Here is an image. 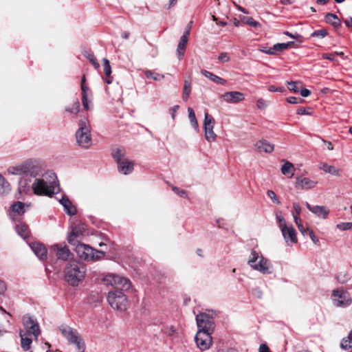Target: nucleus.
I'll return each instance as SVG.
<instances>
[{
	"mask_svg": "<svg viewBox=\"0 0 352 352\" xmlns=\"http://www.w3.org/2000/svg\"><path fill=\"white\" fill-rule=\"evenodd\" d=\"M9 175H24L26 176H56L55 173L47 168L46 163L38 159H28L22 163L10 167Z\"/></svg>",
	"mask_w": 352,
	"mask_h": 352,
	"instance_id": "f257e3e1",
	"label": "nucleus"
},
{
	"mask_svg": "<svg viewBox=\"0 0 352 352\" xmlns=\"http://www.w3.org/2000/svg\"><path fill=\"white\" fill-rule=\"evenodd\" d=\"M86 272V265L83 263L71 261L65 269V280L69 285L76 286L85 278Z\"/></svg>",
	"mask_w": 352,
	"mask_h": 352,
	"instance_id": "f03ea898",
	"label": "nucleus"
},
{
	"mask_svg": "<svg viewBox=\"0 0 352 352\" xmlns=\"http://www.w3.org/2000/svg\"><path fill=\"white\" fill-rule=\"evenodd\" d=\"M248 263L252 269L263 274H270L272 272L273 265L271 261L254 250L251 252Z\"/></svg>",
	"mask_w": 352,
	"mask_h": 352,
	"instance_id": "7ed1b4c3",
	"label": "nucleus"
},
{
	"mask_svg": "<svg viewBox=\"0 0 352 352\" xmlns=\"http://www.w3.org/2000/svg\"><path fill=\"white\" fill-rule=\"evenodd\" d=\"M216 316V311L212 310H208L197 314L196 316V322L198 331L212 333L215 329L214 318Z\"/></svg>",
	"mask_w": 352,
	"mask_h": 352,
	"instance_id": "20e7f679",
	"label": "nucleus"
},
{
	"mask_svg": "<svg viewBox=\"0 0 352 352\" xmlns=\"http://www.w3.org/2000/svg\"><path fill=\"white\" fill-rule=\"evenodd\" d=\"M32 188L34 193L36 195L51 197L58 191V186L56 185L55 180L50 182V184H47L41 178L35 179L34 182L32 184Z\"/></svg>",
	"mask_w": 352,
	"mask_h": 352,
	"instance_id": "39448f33",
	"label": "nucleus"
},
{
	"mask_svg": "<svg viewBox=\"0 0 352 352\" xmlns=\"http://www.w3.org/2000/svg\"><path fill=\"white\" fill-rule=\"evenodd\" d=\"M62 336L67 340L70 344H75L78 352H83L85 350V344L77 331L67 324H62L59 327Z\"/></svg>",
	"mask_w": 352,
	"mask_h": 352,
	"instance_id": "423d86ee",
	"label": "nucleus"
},
{
	"mask_svg": "<svg viewBox=\"0 0 352 352\" xmlns=\"http://www.w3.org/2000/svg\"><path fill=\"white\" fill-rule=\"evenodd\" d=\"M75 246L77 255L82 260L96 261L102 258L104 256L103 252L94 250L88 245L76 243Z\"/></svg>",
	"mask_w": 352,
	"mask_h": 352,
	"instance_id": "0eeeda50",
	"label": "nucleus"
},
{
	"mask_svg": "<svg viewBox=\"0 0 352 352\" xmlns=\"http://www.w3.org/2000/svg\"><path fill=\"white\" fill-rule=\"evenodd\" d=\"M107 300L109 305L114 309L124 311L127 308L128 301L123 291L115 290L109 292Z\"/></svg>",
	"mask_w": 352,
	"mask_h": 352,
	"instance_id": "6e6552de",
	"label": "nucleus"
},
{
	"mask_svg": "<svg viewBox=\"0 0 352 352\" xmlns=\"http://www.w3.org/2000/svg\"><path fill=\"white\" fill-rule=\"evenodd\" d=\"M77 144L82 148H89L92 144L91 131L85 121L79 122V129L76 132Z\"/></svg>",
	"mask_w": 352,
	"mask_h": 352,
	"instance_id": "1a4fd4ad",
	"label": "nucleus"
},
{
	"mask_svg": "<svg viewBox=\"0 0 352 352\" xmlns=\"http://www.w3.org/2000/svg\"><path fill=\"white\" fill-rule=\"evenodd\" d=\"M103 281L107 285L119 291H127L131 287V282L129 279L124 276H121L114 274H107Z\"/></svg>",
	"mask_w": 352,
	"mask_h": 352,
	"instance_id": "9d476101",
	"label": "nucleus"
},
{
	"mask_svg": "<svg viewBox=\"0 0 352 352\" xmlns=\"http://www.w3.org/2000/svg\"><path fill=\"white\" fill-rule=\"evenodd\" d=\"M331 300L336 307L346 308L352 304L350 294L343 289H336L332 291Z\"/></svg>",
	"mask_w": 352,
	"mask_h": 352,
	"instance_id": "9b49d317",
	"label": "nucleus"
},
{
	"mask_svg": "<svg viewBox=\"0 0 352 352\" xmlns=\"http://www.w3.org/2000/svg\"><path fill=\"white\" fill-rule=\"evenodd\" d=\"M212 333L211 332L197 331L195 340L197 347L200 350L205 351L210 347L212 343Z\"/></svg>",
	"mask_w": 352,
	"mask_h": 352,
	"instance_id": "f8f14e48",
	"label": "nucleus"
},
{
	"mask_svg": "<svg viewBox=\"0 0 352 352\" xmlns=\"http://www.w3.org/2000/svg\"><path fill=\"white\" fill-rule=\"evenodd\" d=\"M23 323L28 336H33L37 338L40 334L38 324L30 316H24L23 317Z\"/></svg>",
	"mask_w": 352,
	"mask_h": 352,
	"instance_id": "ddd939ff",
	"label": "nucleus"
},
{
	"mask_svg": "<svg viewBox=\"0 0 352 352\" xmlns=\"http://www.w3.org/2000/svg\"><path fill=\"white\" fill-rule=\"evenodd\" d=\"M214 124V119L210 117L207 112L205 113L204 126L205 131V138L208 142L214 141L217 137L213 131Z\"/></svg>",
	"mask_w": 352,
	"mask_h": 352,
	"instance_id": "4468645a",
	"label": "nucleus"
},
{
	"mask_svg": "<svg viewBox=\"0 0 352 352\" xmlns=\"http://www.w3.org/2000/svg\"><path fill=\"white\" fill-rule=\"evenodd\" d=\"M305 206L311 212L319 219H326L330 214V210L324 206H313L308 202L305 203Z\"/></svg>",
	"mask_w": 352,
	"mask_h": 352,
	"instance_id": "2eb2a0df",
	"label": "nucleus"
},
{
	"mask_svg": "<svg viewBox=\"0 0 352 352\" xmlns=\"http://www.w3.org/2000/svg\"><path fill=\"white\" fill-rule=\"evenodd\" d=\"M287 245L296 243L298 241L296 232L292 226H287L285 228L280 229Z\"/></svg>",
	"mask_w": 352,
	"mask_h": 352,
	"instance_id": "dca6fc26",
	"label": "nucleus"
},
{
	"mask_svg": "<svg viewBox=\"0 0 352 352\" xmlns=\"http://www.w3.org/2000/svg\"><path fill=\"white\" fill-rule=\"evenodd\" d=\"M221 98L228 103H237L245 99L244 94L237 91L226 92Z\"/></svg>",
	"mask_w": 352,
	"mask_h": 352,
	"instance_id": "f3484780",
	"label": "nucleus"
},
{
	"mask_svg": "<svg viewBox=\"0 0 352 352\" xmlns=\"http://www.w3.org/2000/svg\"><path fill=\"white\" fill-rule=\"evenodd\" d=\"M316 182L310 177H296V188L298 189L308 190L314 188Z\"/></svg>",
	"mask_w": 352,
	"mask_h": 352,
	"instance_id": "a211bd4d",
	"label": "nucleus"
},
{
	"mask_svg": "<svg viewBox=\"0 0 352 352\" xmlns=\"http://www.w3.org/2000/svg\"><path fill=\"white\" fill-rule=\"evenodd\" d=\"M52 249L56 252L58 259L66 261L69 258L70 251L66 245L56 244L52 246Z\"/></svg>",
	"mask_w": 352,
	"mask_h": 352,
	"instance_id": "6ab92c4d",
	"label": "nucleus"
},
{
	"mask_svg": "<svg viewBox=\"0 0 352 352\" xmlns=\"http://www.w3.org/2000/svg\"><path fill=\"white\" fill-rule=\"evenodd\" d=\"M30 248L40 260H45L47 258V251L43 244L40 243H32L30 245Z\"/></svg>",
	"mask_w": 352,
	"mask_h": 352,
	"instance_id": "aec40b11",
	"label": "nucleus"
},
{
	"mask_svg": "<svg viewBox=\"0 0 352 352\" xmlns=\"http://www.w3.org/2000/svg\"><path fill=\"white\" fill-rule=\"evenodd\" d=\"M134 163L132 160L126 158L122 162L118 164V168L119 171L124 175H129L132 173L133 170Z\"/></svg>",
	"mask_w": 352,
	"mask_h": 352,
	"instance_id": "412c9836",
	"label": "nucleus"
},
{
	"mask_svg": "<svg viewBox=\"0 0 352 352\" xmlns=\"http://www.w3.org/2000/svg\"><path fill=\"white\" fill-rule=\"evenodd\" d=\"M188 36L189 30H185L182 36L180 38L177 49V53L179 57H182L184 54Z\"/></svg>",
	"mask_w": 352,
	"mask_h": 352,
	"instance_id": "4be33fe9",
	"label": "nucleus"
},
{
	"mask_svg": "<svg viewBox=\"0 0 352 352\" xmlns=\"http://www.w3.org/2000/svg\"><path fill=\"white\" fill-rule=\"evenodd\" d=\"M255 147L259 152H265L267 153H272L274 149V145L265 140L258 141L255 144Z\"/></svg>",
	"mask_w": 352,
	"mask_h": 352,
	"instance_id": "5701e85b",
	"label": "nucleus"
},
{
	"mask_svg": "<svg viewBox=\"0 0 352 352\" xmlns=\"http://www.w3.org/2000/svg\"><path fill=\"white\" fill-rule=\"evenodd\" d=\"M201 74L217 85H224L226 80L207 70H201Z\"/></svg>",
	"mask_w": 352,
	"mask_h": 352,
	"instance_id": "b1692460",
	"label": "nucleus"
},
{
	"mask_svg": "<svg viewBox=\"0 0 352 352\" xmlns=\"http://www.w3.org/2000/svg\"><path fill=\"white\" fill-rule=\"evenodd\" d=\"M60 202L63 205L64 210L67 214L72 216L76 214V208L74 207L71 201L67 198L63 197L60 200Z\"/></svg>",
	"mask_w": 352,
	"mask_h": 352,
	"instance_id": "393cba45",
	"label": "nucleus"
},
{
	"mask_svg": "<svg viewBox=\"0 0 352 352\" xmlns=\"http://www.w3.org/2000/svg\"><path fill=\"white\" fill-rule=\"evenodd\" d=\"M325 22L331 24L335 28H338L341 26V21L335 14L327 13L324 17Z\"/></svg>",
	"mask_w": 352,
	"mask_h": 352,
	"instance_id": "a878e982",
	"label": "nucleus"
},
{
	"mask_svg": "<svg viewBox=\"0 0 352 352\" xmlns=\"http://www.w3.org/2000/svg\"><path fill=\"white\" fill-rule=\"evenodd\" d=\"M16 232L23 238L26 239L30 236V230L28 226L25 223H20L16 226Z\"/></svg>",
	"mask_w": 352,
	"mask_h": 352,
	"instance_id": "bb28decb",
	"label": "nucleus"
},
{
	"mask_svg": "<svg viewBox=\"0 0 352 352\" xmlns=\"http://www.w3.org/2000/svg\"><path fill=\"white\" fill-rule=\"evenodd\" d=\"M294 43L293 41H289L287 43H276L273 45L272 50L274 52V55L278 54L280 52L287 50Z\"/></svg>",
	"mask_w": 352,
	"mask_h": 352,
	"instance_id": "cd10ccee",
	"label": "nucleus"
},
{
	"mask_svg": "<svg viewBox=\"0 0 352 352\" xmlns=\"http://www.w3.org/2000/svg\"><path fill=\"white\" fill-rule=\"evenodd\" d=\"M112 156L117 162V164L122 161H124L126 157H125V151L123 148H117L112 152Z\"/></svg>",
	"mask_w": 352,
	"mask_h": 352,
	"instance_id": "c85d7f7f",
	"label": "nucleus"
},
{
	"mask_svg": "<svg viewBox=\"0 0 352 352\" xmlns=\"http://www.w3.org/2000/svg\"><path fill=\"white\" fill-rule=\"evenodd\" d=\"M19 336L21 337V347L23 348V349L24 351L29 350L30 348L31 344L32 342V339H30V338L27 337L25 336V333H23V331H20Z\"/></svg>",
	"mask_w": 352,
	"mask_h": 352,
	"instance_id": "c756f323",
	"label": "nucleus"
},
{
	"mask_svg": "<svg viewBox=\"0 0 352 352\" xmlns=\"http://www.w3.org/2000/svg\"><path fill=\"white\" fill-rule=\"evenodd\" d=\"M296 168L294 164L288 161H285L284 164L281 167V173L283 175L291 174V176H294L295 174Z\"/></svg>",
	"mask_w": 352,
	"mask_h": 352,
	"instance_id": "7c9ffc66",
	"label": "nucleus"
},
{
	"mask_svg": "<svg viewBox=\"0 0 352 352\" xmlns=\"http://www.w3.org/2000/svg\"><path fill=\"white\" fill-rule=\"evenodd\" d=\"M30 181L26 177H21L19 181V192L26 194L29 191Z\"/></svg>",
	"mask_w": 352,
	"mask_h": 352,
	"instance_id": "2f4dec72",
	"label": "nucleus"
},
{
	"mask_svg": "<svg viewBox=\"0 0 352 352\" xmlns=\"http://www.w3.org/2000/svg\"><path fill=\"white\" fill-rule=\"evenodd\" d=\"M319 168L324 170L325 173H329L333 175H339L340 170L335 166H329L327 164H321Z\"/></svg>",
	"mask_w": 352,
	"mask_h": 352,
	"instance_id": "473e14b6",
	"label": "nucleus"
},
{
	"mask_svg": "<svg viewBox=\"0 0 352 352\" xmlns=\"http://www.w3.org/2000/svg\"><path fill=\"white\" fill-rule=\"evenodd\" d=\"M162 331L164 334L170 337H175L178 333V329L173 325H167L163 327Z\"/></svg>",
	"mask_w": 352,
	"mask_h": 352,
	"instance_id": "72a5a7b5",
	"label": "nucleus"
},
{
	"mask_svg": "<svg viewBox=\"0 0 352 352\" xmlns=\"http://www.w3.org/2000/svg\"><path fill=\"white\" fill-rule=\"evenodd\" d=\"M336 278L340 283L344 284L350 280L351 276L347 272L342 271L338 273Z\"/></svg>",
	"mask_w": 352,
	"mask_h": 352,
	"instance_id": "f704fd0d",
	"label": "nucleus"
},
{
	"mask_svg": "<svg viewBox=\"0 0 352 352\" xmlns=\"http://www.w3.org/2000/svg\"><path fill=\"white\" fill-rule=\"evenodd\" d=\"M10 190V184L5 179V177H0V195L6 194Z\"/></svg>",
	"mask_w": 352,
	"mask_h": 352,
	"instance_id": "c9c22d12",
	"label": "nucleus"
},
{
	"mask_svg": "<svg viewBox=\"0 0 352 352\" xmlns=\"http://www.w3.org/2000/svg\"><path fill=\"white\" fill-rule=\"evenodd\" d=\"M188 118H189V120H190V122L193 128H195L196 130H197L199 128V126H198L195 113L193 109L191 107H188Z\"/></svg>",
	"mask_w": 352,
	"mask_h": 352,
	"instance_id": "e433bc0d",
	"label": "nucleus"
},
{
	"mask_svg": "<svg viewBox=\"0 0 352 352\" xmlns=\"http://www.w3.org/2000/svg\"><path fill=\"white\" fill-rule=\"evenodd\" d=\"M351 343H352V333H349V335L344 338L340 344V347L342 349L347 350L351 348Z\"/></svg>",
	"mask_w": 352,
	"mask_h": 352,
	"instance_id": "4c0bfd02",
	"label": "nucleus"
},
{
	"mask_svg": "<svg viewBox=\"0 0 352 352\" xmlns=\"http://www.w3.org/2000/svg\"><path fill=\"white\" fill-rule=\"evenodd\" d=\"M81 234V230L76 227L74 228L70 236L68 238V243L71 245H75L76 243V238Z\"/></svg>",
	"mask_w": 352,
	"mask_h": 352,
	"instance_id": "58836bf2",
	"label": "nucleus"
},
{
	"mask_svg": "<svg viewBox=\"0 0 352 352\" xmlns=\"http://www.w3.org/2000/svg\"><path fill=\"white\" fill-rule=\"evenodd\" d=\"M80 102L78 100L72 104V106L65 107V111L70 113L77 114L80 111Z\"/></svg>",
	"mask_w": 352,
	"mask_h": 352,
	"instance_id": "ea45409f",
	"label": "nucleus"
},
{
	"mask_svg": "<svg viewBox=\"0 0 352 352\" xmlns=\"http://www.w3.org/2000/svg\"><path fill=\"white\" fill-rule=\"evenodd\" d=\"M144 74L147 78H152L154 80H161L164 78V75L150 70L146 71Z\"/></svg>",
	"mask_w": 352,
	"mask_h": 352,
	"instance_id": "a19ab883",
	"label": "nucleus"
},
{
	"mask_svg": "<svg viewBox=\"0 0 352 352\" xmlns=\"http://www.w3.org/2000/svg\"><path fill=\"white\" fill-rule=\"evenodd\" d=\"M288 89L289 91H293L294 93L299 92L300 87H302V83L298 81H291L287 82Z\"/></svg>",
	"mask_w": 352,
	"mask_h": 352,
	"instance_id": "79ce46f5",
	"label": "nucleus"
},
{
	"mask_svg": "<svg viewBox=\"0 0 352 352\" xmlns=\"http://www.w3.org/2000/svg\"><path fill=\"white\" fill-rule=\"evenodd\" d=\"M12 210L17 214H23L25 212L24 204L21 201H16L12 206Z\"/></svg>",
	"mask_w": 352,
	"mask_h": 352,
	"instance_id": "37998d69",
	"label": "nucleus"
},
{
	"mask_svg": "<svg viewBox=\"0 0 352 352\" xmlns=\"http://www.w3.org/2000/svg\"><path fill=\"white\" fill-rule=\"evenodd\" d=\"M102 61L104 72L107 77L110 78V75L111 74V68L110 66L109 61L107 58H103Z\"/></svg>",
	"mask_w": 352,
	"mask_h": 352,
	"instance_id": "c03bdc74",
	"label": "nucleus"
},
{
	"mask_svg": "<svg viewBox=\"0 0 352 352\" xmlns=\"http://www.w3.org/2000/svg\"><path fill=\"white\" fill-rule=\"evenodd\" d=\"M327 35H328L327 30L326 29H321V30L314 31L313 33H311V36L323 38Z\"/></svg>",
	"mask_w": 352,
	"mask_h": 352,
	"instance_id": "a18cd8bd",
	"label": "nucleus"
},
{
	"mask_svg": "<svg viewBox=\"0 0 352 352\" xmlns=\"http://www.w3.org/2000/svg\"><path fill=\"white\" fill-rule=\"evenodd\" d=\"M242 21L244 23L249 25L250 26H252V27L256 28V27L260 26V23L257 21H254L252 17H243L242 19Z\"/></svg>",
	"mask_w": 352,
	"mask_h": 352,
	"instance_id": "49530a36",
	"label": "nucleus"
},
{
	"mask_svg": "<svg viewBox=\"0 0 352 352\" xmlns=\"http://www.w3.org/2000/svg\"><path fill=\"white\" fill-rule=\"evenodd\" d=\"M337 228L340 230L344 231L352 229V223L351 222H342L336 226Z\"/></svg>",
	"mask_w": 352,
	"mask_h": 352,
	"instance_id": "de8ad7c7",
	"label": "nucleus"
},
{
	"mask_svg": "<svg viewBox=\"0 0 352 352\" xmlns=\"http://www.w3.org/2000/svg\"><path fill=\"white\" fill-rule=\"evenodd\" d=\"M276 219L279 223V225H278L279 228L280 229L285 228V226H287V225L285 222V220L283 216L282 215V214L280 212L276 213Z\"/></svg>",
	"mask_w": 352,
	"mask_h": 352,
	"instance_id": "09e8293b",
	"label": "nucleus"
},
{
	"mask_svg": "<svg viewBox=\"0 0 352 352\" xmlns=\"http://www.w3.org/2000/svg\"><path fill=\"white\" fill-rule=\"evenodd\" d=\"M191 89L192 88L190 80H185L182 94H186V95H190Z\"/></svg>",
	"mask_w": 352,
	"mask_h": 352,
	"instance_id": "8fccbe9b",
	"label": "nucleus"
},
{
	"mask_svg": "<svg viewBox=\"0 0 352 352\" xmlns=\"http://www.w3.org/2000/svg\"><path fill=\"white\" fill-rule=\"evenodd\" d=\"M173 190L179 196L188 199V192L184 190H180L179 188L173 186L172 187Z\"/></svg>",
	"mask_w": 352,
	"mask_h": 352,
	"instance_id": "3c124183",
	"label": "nucleus"
},
{
	"mask_svg": "<svg viewBox=\"0 0 352 352\" xmlns=\"http://www.w3.org/2000/svg\"><path fill=\"white\" fill-rule=\"evenodd\" d=\"M218 60L221 63H228L230 60V56L228 52H222L219 55Z\"/></svg>",
	"mask_w": 352,
	"mask_h": 352,
	"instance_id": "603ef678",
	"label": "nucleus"
},
{
	"mask_svg": "<svg viewBox=\"0 0 352 352\" xmlns=\"http://www.w3.org/2000/svg\"><path fill=\"white\" fill-rule=\"evenodd\" d=\"M268 197L275 204H280V201H278L275 192L273 190H269L267 192Z\"/></svg>",
	"mask_w": 352,
	"mask_h": 352,
	"instance_id": "864d4df0",
	"label": "nucleus"
},
{
	"mask_svg": "<svg viewBox=\"0 0 352 352\" xmlns=\"http://www.w3.org/2000/svg\"><path fill=\"white\" fill-rule=\"evenodd\" d=\"M89 94H82V103L85 109H89V100H88Z\"/></svg>",
	"mask_w": 352,
	"mask_h": 352,
	"instance_id": "5fc2aeb1",
	"label": "nucleus"
},
{
	"mask_svg": "<svg viewBox=\"0 0 352 352\" xmlns=\"http://www.w3.org/2000/svg\"><path fill=\"white\" fill-rule=\"evenodd\" d=\"M309 109L310 108L300 107L298 109L296 113L298 115H311V112L309 111Z\"/></svg>",
	"mask_w": 352,
	"mask_h": 352,
	"instance_id": "6e6d98bb",
	"label": "nucleus"
},
{
	"mask_svg": "<svg viewBox=\"0 0 352 352\" xmlns=\"http://www.w3.org/2000/svg\"><path fill=\"white\" fill-rule=\"evenodd\" d=\"M293 208L294 210V212H293L294 213L295 215H297L298 217L301 212V207L298 203H294Z\"/></svg>",
	"mask_w": 352,
	"mask_h": 352,
	"instance_id": "4d7b16f0",
	"label": "nucleus"
},
{
	"mask_svg": "<svg viewBox=\"0 0 352 352\" xmlns=\"http://www.w3.org/2000/svg\"><path fill=\"white\" fill-rule=\"evenodd\" d=\"M256 106L258 109H263L266 107L267 104L263 99L260 98L256 101Z\"/></svg>",
	"mask_w": 352,
	"mask_h": 352,
	"instance_id": "13d9d810",
	"label": "nucleus"
},
{
	"mask_svg": "<svg viewBox=\"0 0 352 352\" xmlns=\"http://www.w3.org/2000/svg\"><path fill=\"white\" fill-rule=\"evenodd\" d=\"M268 90L271 92H283L285 91L283 87H276L274 85H270L268 87Z\"/></svg>",
	"mask_w": 352,
	"mask_h": 352,
	"instance_id": "bf43d9fd",
	"label": "nucleus"
},
{
	"mask_svg": "<svg viewBox=\"0 0 352 352\" xmlns=\"http://www.w3.org/2000/svg\"><path fill=\"white\" fill-rule=\"evenodd\" d=\"M307 230L309 231V236L311 239V241L315 243V244H317L318 243V238L316 236V235L314 234L313 230H309L308 228H307Z\"/></svg>",
	"mask_w": 352,
	"mask_h": 352,
	"instance_id": "052dcab7",
	"label": "nucleus"
},
{
	"mask_svg": "<svg viewBox=\"0 0 352 352\" xmlns=\"http://www.w3.org/2000/svg\"><path fill=\"white\" fill-rule=\"evenodd\" d=\"M300 93V95L302 97H308L311 94V91L307 89H302V87H300V89L299 91Z\"/></svg>",
	"mask_w": 352,
	"mask_h": 352,
	"instance_id": "680f3d73",
	"label": "nucleus"
},
{
	"mask_svg": "<svg viewBox=\"0 0 352 352\" xmlns=\"http://www.w3.org/2000/svg\"><path fill=\"white\" fill-rule=\"evenodd\" d=\"M258 352H272L266 344H261L258 349Z\"/></svg>",
	"mask_w": 352,
	"mask_h": 352,
	"instance_id": "e2e57ef3",
	"label": "nucleus"
},
{
	"mask_svg": "<svg viewBox=\"0 0 352 352\" xmlns=\"http://www.w3.org/2000/svg\"><path fill=\"white\" fill-rule=\"evenodd\" d=\"M7 289L6 285L4 281L0 280V294L3 295Z\"/></svg>",
	"mask_w": 352,
	"mask_h": 352,
	"instance_id": "0e129e2a",
	"label": "nucleus"
},
{
	"mask_svg": "<svg viewBox=\"0 0 352 352\" xmlns=\"http://www.w3.org/2000/svg\"><path fill=\"white\" fill-rule=\"evenodd\" d=\"M82 94H91L89 87L86 84L81 85Z\"/></svg>",
	"mask_w": 352,
	"mask_h": 352,
	"instance_id": "69168bd1",
	"label": "nucleus"
},
{
	"mask_svg": "<svg viewBox=\"0 0 352 352\" xmlns=\"http://www.w3.org/2000/svg\"><path fill=\"white\" fill-rule=\"evenodd\" d=\"M344 23L348 28L352 29V17L344 19Z\"/></svg>",
	"mask_w": 352,
	"mask_h": 352,
	"instance_id": "338daca9",
	"label": "nucleus"
},
{
	"mask_svg": "<svg viewBox=\"0 0 352 352\" xmlns=\"http://www.w3.org/2000/svg\"><path fill=\"white\" fill-rule=\"evenodd\" d=\"M287 101L290 104H298V99L296 97L291 96L287 98Z\"/></svg>",
	"mask_w": 352,
	"mask_h": 352,
	"instance_id": "774afa93",
	"label": "nucleus"
}]
</instances>
